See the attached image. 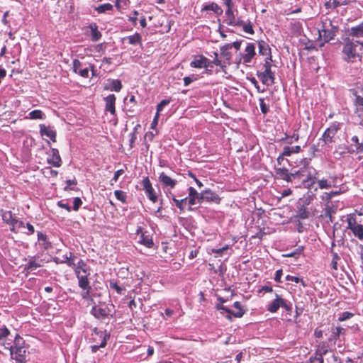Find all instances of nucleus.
Returning a JSON list of instances; mask_svg holds the SVG:
<instances>
[{
  "label": "nucleus",
  "instance_id": "f257e3e1",
  "mask_svg": "<svg viewBox=\"0 0 363 363\" xmlns=\"http://www.w3.org/2000/svg\"><path fill=\"white\" fill-rule=\"evenodd\" d=\"M25 341L19 335L16 334L14 339L13 345L10 347L11 358L15 359L17 363H22L26 360Z\"/></svg>",
  "mask_w": 363,
  "mask_h": 363
},
{
  "label": "nucleus",
  "instance_id": "f03ea898",
  "mask_svg": "<svg viewBox=\"0 0 363 363\" xmlns=\"http://www.w3.org/2000/svg\"><path fill=\"white\" fill-rule=\"evenodd\" d=\"M74 272L79 281V286L81 289L89 288V281L88 279L90 274L89 267L82 259L77 262Z\"/></svg>",
  "mask_w": 363,
  "mask_h": 363
},
{
  "label": "nucleus",
  "instance_id": "7ed1b4c3",
  "mask_svg": "<svg viewBox=\"0 0 363 363\" xmlns=\"http://www.w3.org/2000/svg\"><path fill=\"white\" fill-rule=\"evenodd\" d=\"M357 43L350 40L345 41L342 48V58L347 62H354L357 57L361 60L362 55L357 52L356 48Z\"/></svg>",
  "mask_w": 363,
  "mask_h": 363
},
{
  "label": "nucleus",
  "instance_id": "20e7f679",
  "mask_svg": "<svg viewBox=\"0 0 363 363\" xmlns=\"http://www.w3.org/2000/svg\"><path fill=\"white\" fill-rule=\"evenodd\" d=\"M272 56L267 58L264 64V72L257 74L258 77L265 85L269 86L274 83V73L271 70L272 67Z\"/></svg>",
  "mask_w": 363,
  "mask_h": 363
},
{
  "label": "nucleus",
  "instance_id": "39448f33",
  "mask_svg": "<svg viewBox=\"0 0 363 363\" xmlns=\"http://www.w3.org/2000/svg\"><path fill=\"white\" fill-rule=\"evenodd\" d=\"M280 307L284 308L288 312L292 311L291 304L276 294L275 298L267 306V311L271 313H276Z\"/></svg>",
  "mask_w": 363,
  "mask_h": 363
},
{
  "label": "nucleus",
  "instance_id": "423d86ee",
  "mask_svg": "<svg viewBox=\"0 0 363 363\" xmlns=\"http://www.w3.org/2000/svg\"><path fill=\"white\" fill-rule=\"evenodd\" d=\"M317 175L318 172L315 169L309 168L308 181L310 182L311 184L317 183L319 188L321 189H330L333 186V183L331 181L324 178L319 179H318Z\"/></svg>",
  "mask_w": 363,
  "mask_h": 363
},
{
  "label": "nucleus",
  "instance_id": "0eeeda50",
  "mask_svg": "<svg viewBox=\"0 0 363 363\" xmlns=\"http://www.w3.org/2000/svg\"><path fill=\"white\" fill-rule=\"evenodd\" d=\"M347 228L350 229L354 235L359 240H363V225L359 224L354 217H348L347 218Z\"/></svg>",
  "mask_w": 363,
  "mask_h": 363
},
{
  "label": "nucleus",
  "instance_id": "6e6552de",
  "mask_svg": "<svg viewBox=\"0 0 363 363\" xmlns=\"http://www.w3.org/2000/svg\"><path fill=\"white\" fill-rule=\"evenodd\" d=\"M329 26H327V23H323V28L321 30H319L320 37L323 38L325 42H329L333 40L335 36L336 32L337 30V27L332 25V22L329 21Z\"/></svg>",
  "mask_w": 363,
  "mask_h": 363
},
{
  "label": "nucleus",
  "instance_id": "1a4fd4ad",
  "mask_svg": "<svg viewBox=\"0 0 363 363\" xmlns=\"http://www.w3.org/2000/svg\"><path fill=\"white\" fill-rule=\"evenodd\" d=\"M190 66L194 68H206L207 72H211L209 68V60L203 55L194 56V60L191 62Z\"/></svg>",
  "mask_w": 363,
  "mask_h": 363
},
{
  "label": "nucleus",
  "instance_id": "9d476101",
  "mask_svg": "<svg viewBox=\"0 0 363 363\" xmlns=\"http://www.w3.org/2000/svg\"><path fill=\"white\" fill-rule=\"evenodd\" d=\"M142 184L148 199L153 203H155L157 201V196L155 193L154 189L152 188L149 178L145 177L142 181Z\"/></svg>",
  "mask_w": 363,
  "mask_h": 363
},
{
  "label": "nucleus",
  "instance_id": "9b49d317",
  "mask_svg": "<svg viewBox=\"0 0 363 363\" xmlns=\"http://www.w3.org/2000/svg\"><path fill=\"white\" fill-rule=\"evenodd\" d=\"M339 128V125L333 124L325 130L323 135V140L325 144L332 143L333 142V138Z\"/></svg>",
  "mask_w": 363,
  "mask_h": 363
},
{
  "label": "nucleus",
  "instance_id": "f8f14e48",
  "mask_svg": "<svg viewBox=\"0 0 363 363\" xmlns=\"http://www.w3.org/2000/svg\"><path fill=\"white\" fill-rule=\"evenodd\" d=\"M111 311L108 307H101L100 306H94L91 308V314L96 318L104 319L110 314Z\"/></svg>",
  "mask_w": 363,
  "mask_h": 363
},
{
  "label": "nucleus",
  "instance_id": "ddd939ff",
  "mask_svg": "<svg viewBox=\"0 0 363 363\" xmlns=\"http://www.w3.org/2000/svg\"><path fill=\"white\" fill-rule=\"evenodd\" d=\"M275 173L277 178L290 182H291V177L298 176L299 172H296L294 174H289L288 169L286 168H277L275 169Z\"/></svg>",
  "mask_w": 363,
  "mask_h": 363
},
{
  "label": "nucleus",
  "instance_id": "4468645a",
  "mask_svg": "<svg viewBox=\"0 0 363 363\" xmlns=\"http://www.w3.org/2000/svg\"><path fill=\"white\" fill-rule=\"evenodd\" d=\"M40 133L42 136H47L52 142H56V131L54 130L51 127L46 126L45 124H40L39 125Z\"/></svg>",
  "mask_w": 363,
  "mask_h": 363
},
{
  "label": "nucleus",
  "instance_id": "2eb2a0df",
  "mask_svg": "<svg viewBox=\"0 0 363 363\" xmlns=\"http://www.w3.org/2000/svg\"><path fill=\"white\" fill-rule=\"evenodd\" d=\"M245 53L242 55L244 63H250L256 55L254 43H248L245 48Z\"/></svg>",
  "mask_w": 363,
  "mask_h": 363
},
{
  "label": "nucleus",
  "instance_id": "dca6fc26",
  "mask_svg": "<svg viewBox=\"0 0 363 363\" xmlns=\"http://www.w3.org/2000/svg\"><path fill=\"white\" fill-rule=\"evenodd\" d=\"M73 70L75 73L80 74L82 77H89V68L87 67L83 68L81 62L78 60H74L73 62Z\"/></svg>",
  "mask_w": 363,
  "mask_h": 363
},
{
  "label": "nucleus",
  "instance_id": "f3484780",
  "mask_svg": "<svg viewBox=\"0 0 363 363\" xmlns=\"http://www.w3.org/2000/svg\"><path fill=\"white\" fill-rule=\"evenodd\" d=\"M159 181L162 183L164 187H169L173 189L177 184V180L171 178L164 172H162L159 176Z\"/></svg>",
  "mask_w": 363,
  "mask_h": 363
},
{
  "label": "nucleus",
  "instance_id": "a211bd4d",
  "mask_svg": "<svg viewBox=\"0 0 363 363\" xmlns=\"http://www.w3.org/2000/svg\"><path fill=\"white\" fill-rule=\"evenodd\" d=\"M51 157L48 159V162L54 167H59L62 164V160L59 151L56 148H51Z\"/></svg>",
  "mask_w": 363,
  "mask_h": 363
},
{
  "label": "nucleus",
  "instance_id": "6ab92c4d",
  "mask_svg": "<svg viewBox=\"0 0 363 363\" xmlns=\"http://www.w3.org/2000/svg\"><path fill=\"white\" fill-rule=\"evenodd\" d=\"M104 100L106 101V107L105 111L110 112L111 114L115 115L116 114V108H115V104H116V96L114 94H110L106 98H104Z\"/></svg>",
  "mask_w": 363,
  "mask_h": 363
},
{
  "label": "nucleus",
  "instance_id": "aec40b11",
  "mask_svg": "<svg viewBox=\"0 0 363 363\" xmlns=\"http://www.w3.org/2000/svg\"><path fill=\"white\" fill-rule=\"evenodd\" d=\"M104 89L112 91H119L122 89L121 82L118 79H109L105 83Z\"/></svg>",
  "mask_w": 363,
  "mask_h": 363
},
{
  "label": "nucleus",
  "instance_id": "412c9836",
  "mask_svg": "<svg viewBox=\"0 0 363 363\" xmlns=\"http://www.w3.org/2000/svg\"><path fill=\"white\" fill-rule=\"evenodd\" d=\"M187 198L188 204L189 206L195 205L196 203V201H198L199 203H201V194H199L193 187L189 188V196Z\"/></svg>",
  "mask_w": 363,
  "mask_h": 363
},
{
  "label": "nucleus",
  "instance_id": "4be33fe9",
  "mask_svg": "<svg viewBox=\"0 0 363 363\" xmlns=\"http://www.w3.org/2000/svg\"><path fill=\"white\" fill-rule=\"evenodd\" d=\"M233 306L235 308V311H231L230 313L226 315V318L229 320L231 319V315H233L235 318H241L243 316L245 312L242 307L241 303L238 301L235 302Z\"/></svg>",
  "mask_w": 363,
  "mask_h": 363
},
{
  "label": "nucleus",
  "instance_id": "5701e85b",
  "mask_svg": "<svg viewBox=\"0 0 363 363\" xmlns=\"http://www.w3.org/2000/svg\"><path fill=\"white\" fill-rule=\"evenodd\" d=\"M201 202L203 201L218 202L220 198L218 196L211 190H206L201 193Z\"/></svg>",
  "mask_w": 363,
  "mask_h": 363
},
{
  "label": "nucleus",
  "instance_id": "b1692460",
  "mask_svg": "<svg viewBox=\"0 0 363 363\" xmlns=\"http://www.w3.org/2000/svg\"><path fill=\"white\" fill-rule=\"evenodd\" d=\"M177 196H182L181 194H178ZM169 197H171L174 202L175 203V205L177 207H178L181 211H183L184 209L185 206L188 203V198L185 197L181 199H177V196L173 194L172 193L169 192Z\"/></svg>",
  "mask_w": 363,
  "mask_h": 363
},
{
  "label": "nucleus",
  "instance_id": "393cba45",
  "mask_svg": "<svg viewBox=\"0 0 363 363\" xmlns=\"http://www.w3.org/2000/svg\"><path fill=\"white\" fill-rule=\"evenodd\" d=\"M201 11H212L217 15H220L223 13V9L216 3L214 2L205 5L202 8Z\"/></svg>",
  "mask_w": 363,
  "mask_h": 363
},
{
  "label": "nucleus",
  "instance_id": "a878e982",
  "mask_svg": "<svg viewBox=\"0 0 363 363\" xmlns=\"http://www.w3.org/2000/svg\"><path fill=\"white\" fill-rule=\"evenodd\" d=\"M223 4L226 6L225 10V16L226 18L231 17L233 18V15L234 13L233 8H234V3L233 0H223Z\"/></svg>",
  "mask_w": 363,
  "mask_h": 363
},
{
  "label": "nucleus",
  "instance_id": "bb28decb",
  "mask_svg": "<svg viewBox=\"0 0 363 363\" xmlns=\"http://www.w3.org/2000/svg\"><path fill=\"white\" fill-rule=\"evenodd\" d=\"M1 216L2 220L8 225H11V227L12 226L13 222L16 220V218L13 217L12 212L10 211L3 212Z\"/></svg>",
  "mask_w": 363,
  "mask_h": 363
},
{
  "label": "nucleus",
  "instance_id": "cd10ccee",
  "mask_svg": "<svg viewBox=\"0 0 363 363\" xmlns=\"http://www.w3.org/2000/svg\"><path fill=\"white\" fill-rule=\"evenodd\" d=\"M28 118L32 119V120H36V119H45V114L41 111L38 109L33 110L30 111L28 113Z\"/></svg>",
  "mask_w": 363,
  "mask_h": 363
},
{
  "label": "nucleus",
  "instance_id": "c85d7f7f",
  "mask_svg": "<svg viewBox=\"0 0 363 363\" xmlns=\"http://www.w3.org/2000/svg\"><path fill=\"white\" fill-rule=\"evenodd\" d=\"M301 151V147L296 145L293 147L286 146L283 150V155L291 156L294 153H298Z\"/></svg>",
  "mask_w": 363,
  "mask_h": 363
},
{
  "label": "nucleus",
  "instance_id": "c756f323",
  "mask_svg": "<svg viewBox=\"0 0 363 363\" xmlns=\"http://www.w3.org/2000/svg\"><path fill=\"white\" fill-rule=\"evenodd\" d=\"M259 53L262 55H268L270 53V48L267 43L263 40L258 42Z\"/></svg>",
  "mask_w": 363,
  "mask_h": 363
},
{
  "label": "nucleus",
  "instance_id": "7c9ffc66",
  "mask_svg": "<svg viewBox=\"0 0 363 363\" xmlns=\"http://www.w3.org/2000/svg\"><path fill=\"white\" fill-rule=\"evenodd\" d=\"M91 38L93 41L99 40L101 37V33L99 31L96 24L90 25Z\"/></svg>",
  "mask_w": 363,
  "mask_h": 363
},
{
  "label": "nucleus",
  "instance_id": "2f4dec72",
  "mask_svg": "<svg viewBox=\"0 0 363 363\" xmlns=\"http://www.w3.org/2000/svg\"><path fill=\"white\" fill-rule=\"evenodd\" d=\"M350 35L354 37H363V21L358 26L351 28Z\"/></svg>",
  "mask_w": 363,
  "mask_h": 363
},
{
  "label": "nucleus",
  "instance_id": "473e14b6",
  "mask_svg": "<svg viewBox=\"0 0 363 363\" xmlns=\"http://www.w3.org/2000/svg\"><path fill=\"white\" fill-rule=\"evenodd\" d=\"M225 22L229 26H243L245 25V22L239 18L237 19L235 18V14L233 15V18H231V17L226 18Z\"/></svg>",
  "mask_w": 363,
  "mask_h": 363
},
{
  "label": "nucleus",
  "instance_id": "72a5a7b5",
  "mask_svg": "<svg viewBox=\"0 0 363 363\" xmlns=\"http://www.w3.org/2000/svg\"><path fill=\"white\" fill-rule=\"evenodd\" d=\"M126 40L130 45H136L141 42V35L140 33H135V34L128 36Z\"/></svg>",
  "mask_w": 363,
  "mask_h": 363
},
{
  "label": "nucleus",
  "instance_id": "f704fd0d",
  "mask_svg": "<svg viewBox=\"0 0 363 363\" xmlns=\"http://www.w3.org/2000/svg\"><path fill=\"white\" fill-rule=\"evenodd\" d=\"M303 247L300 246V247H297L294 252L284 254V255H283V256L285 257H294V258L297 259L299 257V255L303 252Z\"/></svg>",
  "mask_w": 363,
  "mask_h": 363
},
{
  "label": "nucleus",
  "instance_id": "c9c22d12",
  "mask_svg": "<svg viewBox=\"0 0 363 363\" xmlns=\"http://www.w3.org/2000/svg\"><path fill=\"white\" fill-rule=\"evenodd\" d=\"M44 175L48 178H55L57 176V171L52 169L51 167H45L43 169Z\"/></svg>",
  "mask_w": 363,
  "mask_h": 363
},
{
  "label": "nucleus",
  "instance_id": "e433bc0d",
  "mask_svg": "<svg viewBox=\"0 0 363 363\" xmlns=\"http://www.w3.org/2000/svg\"><path fill=\"white\" fill-rule=\"evenodd\" d=\"M112 9H113V5L109 3H106V4H101V5L99 6L97 8H96V10L99 13H103L108 11H111Z\"/></svg>",
  "mask_w": 363,
  "mask_h": 363
},
{
  "label": "nucleus",
  "instance_id": "4c0bfd02",
  "mask_svg": "<svg viewBox=\"0 0 363 363\" xmlns=\"http://www.w3.org/2000/svg\"><path fill=\"white\" fill-rule=\"evenodd\" d=\"M351 141L352 144H354L356 147V150L357 152H363V143L359 142V138L357 136L354 135L351 138Z\"/></svg>",
  "mask_w": 363,
  "mask_h": 363
},
{
  "label": "nucleus",
  "instance_id": "58836bf2",
  "mask_svg": "<svg viewBox=\"0 0 363 363\" xmlns=\"http://www.w3.org/2000/svg\"><path fill=\"white\" fill-rule=\"evenodd\" d=\"M40 267H41V264L39 262H37L35 260L32 259L28 262L26 267V269H27L28 272H31Z\"/></svg>",
  "mask_w": 363,
  "mask_h": 363
},
{
  "label": "nucleus",
  "instance_id": "ea45409f",
  "mask_svg": "<svg viewBox=\"0 0 363 363\" xmlns=\"http://www.w3.org/2000/svg\"><path fill=\"white\" fill-rule=\"evenodd\" d=\"M344 328L341 327H335L332 328V336L335 340L340 338V335L343 333Z\"/></svg>",
  "mask_w": 363,
  "mask_h": 363
},
{
  "label": "nucleus",
  "instance_id": "a19ab883",
  "mask_svg": "<svg viewBox=\"0 0 363 363\" xmlns=\"http://www.w3.org/2000/svg\"><path fill=\"white\" fill-rule=\"evenodd\" d=\"M219 300L220 301V303H217L216 306V308L217 310L218 311H220L221 313L222 314H224V312L227 313V314L228 313H231V310L228 309V308H226L225 306H224L223 305V303L225 301L224 300H223L221 298H219Z\"/></svg>",
  "mask_w": 363,
  "mask_h": 363
},
{
  "label": "nucleus",
  "instance_id": "79ce46f5",
  "mask_svg": "<svg viewBox=\"0 0 363 363\" xmlns=\"http://www.w3.org/2000/svg\"><path fill=\"white\" fill-rule=\"evenodd\" d=\"M309 216V212L306 210L304 206H302L299 208L298 211L297 217L301 219L308 218Z\"/></svg>",
  "mask_w": 363,
  "mask_h": 363
},
{
  "label": "nucleus",
  "instance_id": "37998d69",
  "mask_svg": "<svg viewBox=\"0 0 363 363\" xmlns=\"http://www.w3.org/2000/svg\"><path fill=\"white\" fill-rule=\"evenodd\" d=\"M354 104L357 106V111L363 112V97L357 96Z\"/></svg>",
  "mask_w": 363,
  "mask_h": 363
},
{
  "label": "nucleus",
  "instance_id": "c03bdc74",
  "mask_svg": "<svg viewBox=\"0 0 363 363\" xmlns=\"http://www.w3.org/2000/svg\"><path fill=\"white\" fill-rule=\"evenodd\" d=\"M286 279L287 281H294L296 283H301L303 285V286H304V287L306 286V284L305 283V281L302 279H301L298 277L287 275L286 277Z\"/></svg>",
  "mask_w": 363,
  "mask_h": 363
},
{
  "label": "nucleus",
  "instance_id": "a18cd8bd",
  "mask_svg": "<svg viewBox=\"0 0 363 363\" xmlns=\"http://www.w3.org/2000/svg\"><path fill=\"white\" fill-rule=\"evenodd\" d=\"M114 194L118 200L121 201L123 203L126 202V196L123 191L116 190L114 191Z\"/></svg>",
  "mask_w": 363,
  "mask_h": 363
},
{
  "label": "nucleus",
  "instance_id": "49530a36",
  "mask_svg": "<svg viewBox=\"0 0 363 363\" xmlns=\"http://www.w3.org/2000/svg\"><path fill=\"white\" fill-rule=\"evenodd\" d=\"M24 227V223L21 220H18L16 218L15 221L13 222L12 226L11 227V231L16 233V229H19L21 228Z\"/></svg>",
  "mask_w": 363,
  "mask_h": 363
},
{
  "label": "nucleus",
  "instance_id": "de8ad7c7",
  "mask_svg": "<svg viewBox=\"0 0 363 363\" xmlns=\"http://www.w3.org/2000/svg\"><path fill=\"white\" fill-rule=\"evenodd\" d=\"M38 241L43 242V245L44 248L47 249L48 247L49 243L47 242V236L45 234L41 232H38Z\"/></svg>",
  "mask_w": 363,
  "mask_h": 363
},
{
  "label": "nucleus",
  "instance_id": "09e8293b",
  "mask_svg": "<svg viewBox=\"0 0 363 363\" xmlns=\"http://www.w3.org/2000/svg\"><path fill=\"white\" fill-rule=\"evenodd\" d=\"M259 106L262 113L266 114L269 111V106L264 102V99H259Z\"/></svg>",
  "mask_w": 363,
  "mask_h": 363
},
{
  "label": "nucleus",
  "instance_id": "8fccbe9b",
  "mask_svg": "<svg viewBox=\"0 0 363 363\" xmlns=\"http://www.w3.org/2000/svg\"><path fill=\"white\" fill-rule=\"evenodd\" d=\"M339 259H340V257L337 255V254L333 253V257L330 265H331V267L335 270L337 269V260H339Z\"/></svg>",
  "mask_w": 363,
  "mask_h": 363
},
{
  "label": "nucleus",
  "instance_id": "3c124183",
  "mask_svg": "<svg viewBox=\"0 0 363 363\" xmlns=\"http://www.w3.org/2000/svg\"><path fill=\"white\" fill-rule=\"evenodd\" d=\"M82 203V201L80 198H79V197L74 198V201H73V209L74 211H78V209L79 208Z\"/></svg>",
  "mask_w": 363,
  "mask_h": 363
},
{
  "label": "nucleus",
  "instance_id": "603ef678",
  "mask_svg": "<svg viewBox=\"0 0 363 363\" xmlns=\"http://www.w3.org/2000/svg\"><path fill=\"white\" fill-rule=\"evenodd\" d=\"M353 316V314L350 313V312H344L341 314V315L338 318V320L340 321H344V320H346L347 319H350L351 317Z\"/></svg>",
  "mask_w": 363,
  "mask_h": 363
},
{
  "label": "nucleus",
  "instance_id": "864d4df0",
  "mask_svg": "<svg viewBox=\"0 0 363 363\" xmlns=\"http://www.w3.org/2000/svg\"><path fill=\"white\" fill-rule=\"evenodd\" d=\"M328 352V347L325 345H322L321 346H319V347L317 349L315 353L318 354H320L323 356Z\"/></svg>",
  "mask_w": 363,
  "mask_h": 363
},
{
  "label": "nucleus",
  "instance_id": "5fc2aeb1",
  "mask_svg": "<svg viewBox=\"0 0 363 363\" xmlns=\"http://www.w3.org/2000/svg\"><path fill=\"white\" fill-rule=\"evenodd\" d=\"M229 49L227 45L221 48V55H223L226 59H230L231 58V54L228 51Z\"/></svg>",
  "mask_w": 363,
  "mask_h": 363
},
{
  "label": "nucleus",
  "instance_id": "6e6d98bb",
  "mask_svg": "<svg viewBox=\"0 0 363 363\" xmlns=\"http://www.w3.org/2000/svg\"><path fill=\"white\" fill-rule=\"evenodd\" d=\"M169 101L168 100H162L157 106V113H159L162 111L164 106L169 104Z\"/></svg>",
  "mask_w": 363,
  "mask_h": 363
},
{
  "label": "nucleus",
  "instance_id": "4d7b16f0",
  "mask_svg": "<svg viewBox=\"0 0 363 363\" xmlns=\"http://www.w3.org/2000/svg\"><path fill=\"white\" fill-rule=\"evenodd\" d=\"M216 57L213 60L210 61L209 60V67L212 68L213 67V65H221V62L218 59V54L215 52Z\"/></svg>",
  "mask_w": 363,
  "mask_h": 363
},
{
  "label": "nucleus",
  "instance_id": "13d9d810",
  "mask_svg": "<svg viewBox=\"0 0 363 363\" xmlns=\"http://www.w3.org/2000/svg\"><path fill=\"white\" fill-rule=\"evenodd\" d=\"M311 362H314L315 361H318V363H323V357L320 354H318L317 353H315L314 357H311L310 358Z\"/></svg>",
  "mask_w": 363,
  "mask_h": 363
},
{
  "label": "nucleus",
  "instance_id": "bf43d9fd",
  "mask_svg": "<svg viewBox=\"0 0 363 363\" xmlns=\"http://www.w3.org/2000/svg\"><path fill=\"white\" fill-rule=\"evenodd\" d=\"M242 27H243V30L245 33H250V34H254V30H253L252 26L250 23H248V24L245 23V25Z\"/></svg>",
  "mask_w": 363,
  "mask_h": 363
},
{
  "label": "nucleus",
  "instance_id": "052dcab7",
  "mask_svg": "<svg viewBox=\"0 0 363 363\" xmlns=\"http://www.w3.org/2000/svg\"><path fill=\"white\" fill-rule=\"evenodd\" d=\"M110 287L115 289L118 294H121L122 291L123 290V288L119 286L116 283L111 282L110 283Z\"/></svg>",
  "mask_w": 363,
  "mask_h": 363
},
{
  "label": "nucleus",
  "instance_id": "680f3d73",
  "mask_svg": "<svg viewBox=\"0 0 363 363\" xmlns=\"http://www.w3.org/2000/svg\"><path fill=\"white\" fill-rule=\"evenodd\" d=\"M84 291L82 293V296L84 299H89L90 298L91 286L87 289H82Z\"/></svg>",
  "mask_w": 363,
  "mask_h": 363
},
{
  "label": "nucleus",
  "instance_id": "e2e57ef3",
  "mask_svg": "<svg viewBox=\"0 0 363 363\" xmlns=\"http://www.w3.org/2000/svg\"><path fill=\"white\" fill-rule=\"evenodd\" d=\"M142 242L149 248L152 247L154 245L152 240L149 238H143Z\"/></svg>",
  "mask_w": 363,
  "mask_h": 363
},
{
  "label": "nucleus",
  "instance_id": "0e129e2a",
  "mask_svg": "<svg viewBox=\"0 0 363 363\" xmlns=\"http://www.w3.org/2000/svg\"><path fill=\"white\" fill-rule=\"evenodd\" d=\"M123 173H124V170L123 169L117 170L114 174L112 181H114L115 182H116L118 181L119 177L121 175H122Z\"/></svg>",
  "mask_w": 363,
  "mask_h": 363
},
{
  "label": "nucleus",
  "instance_id": "69168bd1",
  "mask_svg": "<svg viewBox=\"0 0 363 363\" xmlns=\"http://www.w3.org/2000/svg\"><path fill=\"white\" fill-rule=\"evenodd\" d=\"M281 276H282V270L281 269L277 270L275 274L274 280L279 283L281 282Z\"/></svg>",
  "mask_w": 363,
  "mask_h": 363
},
{
  "label": "nucleus",
  "instance_id": "338daca9",
  "mask_svg": "<svg viewBox=\"0 0 363 363\" xmlns=\"http://www.w3.org/2000/svg\"><path fill=\"white\" fill-rule=\"evenodd\" d=\"M299 139V136L296 133H294L292 136L289 138V140L288 141L289 144H291L294 142H297Z\"/></svg>",
  "mask_w": 363,
  "mask_h": 363
},
{
  "label": "nucleus",
  "instance_id": "774afa93",
  "mask_svg": "<svg viewBox=\"0 0 363 363\" xmlns=\"http://www.w3.org/2000/svg\"><path fill=\"white\" fill-rule=\"evenodd\" d=\"M26 227L28 229V232L26 233L27 235H31L33 234L35 232L34 227L29 223H26Z\"/></svg>",
  "mask_w": 363,
  "mask_h": 363
}]
</instances>
